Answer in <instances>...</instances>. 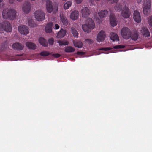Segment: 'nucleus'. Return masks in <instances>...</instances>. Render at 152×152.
I'll use <instances>...</instances> for the list:
<instances>
[{
  "label": "nucleus",
  "mask_w": 152,
  "mask_h": 152,
  "mask_svg": "<svg viewBox=\"0 0 152 152\" xmlns=\"http://www.w3.org/2000/svg\"><path fill=\"white\" fill-rule=\"evenodd\" d=\"M114 9L117 12H119L122 10L121 14V16L124 18H127L129 17L130 13L129 12V8L126 6L124 2L117 3L114 7Z\"/></svg>",
  "instance_id": "obj_1"
},
{
  "label": "nucleus",
  "mask_w": 152,
  "mask_h": 152,
  "mask_svg": "<svg viewBox=\"0 0 152 152\" xmlns=\"http://www.w3.org/2000/svg\"><path fill=\"white\" fill-rule=\"evenodd\" d=\"M16 13V11L14 9L7 8L3 10L2 15L4 19L12 20L15 19Z\"/></svg>",
  "instance_id": "obj_2"
},
{
  "label": "nucleus",
  "mask_w": 152,
  "mask_h": 152,
  "mask_svg": "<svg viewBox=\"0 0 152 152\" xmlns=\"http://www.w3.org/2000/svg\"><path fill=\"white\" fill-rule=\"evenodd\" d=\"M142 2L143 4V12L145 15H148L150 12L151 7V0H137V3Z\"/></svg>",
  "instance_id": "obj_3"
},
{
  "label": "nucleus",
  "mask_w": 152,
  "mask_h": 152,
  "mask_svg": "<svg viewBox=\"0 0 152 152\" xmlns=\"http://www.w3.org/2000/svg\"><path fill=\"white\" fill-rule=\"evenodd\" d=\"M86 24L82 25V28L85 32L89 33L91 31V30L95 28V23L92 20L89 18L87 20Z\"/></svg>",
  "instance_id": "obj_4"
},
{
  "label": "nucleus",
  "mask_w": 152,
  "mask_h": 152,
  "mask_svg": "<svg viewBox=\"0 0 152 152\" xmlns=\"http://www.w3.org/2000/svg\"><path fill=\"white\" fill-rule=\"evenodd\" d=\"M46 8L47 12L49 13L53 12L56 13L58 10V6L57 5H54L53 6L52 2L50 0H48L46 2Z\"/></svg>",
  "instance_id": "obj_5"
},
{
  "label": "nucleus",
  "mask_w": 152,
  "mask_h": 152,
  "mask_svg": "<svg viewBox=\"0 0 152 152\" xmlns=\"http://www.w3.org/2000/svg\"><path fill=\"white\" fill-rule=\"evenodd\" d=\"M12 30L11 26L8 21H5L2 24L0 23V34L2 33L4 30L6 32H10L12 31Z\"/></svg>",
  "instance_id": "obj_6"
},
{
  "label": "nucleus",
  "mask_w": 152,
  "mask_h": 152,
  "mask_svg": "<svg viewBox=\"0 0 152 152\" xmlns=\"http://www.w3.org/2000/svg\"><path fill=\"white\" fill-rule=\"evenodd\" d=\"M121 34L123 38L126 39H129L130 37L131 31L127 27H123L121 30Z\"/></svg>",
  "instance_id": "obj_7"
},
{
  "label": "nucleus",
  "mask_w": 152,
  "mask_h": 152,
  "mask_svg": "<svg viewBox=\"0 0 152 152\" xmlns=\"http://www.w3.org/2000/svg\"><path fill=\"white\" fill-rule=\"evenodd\" d=\"M45 16L44 12L42 10H37L35 12V18L38 21H42L43 20L45 19Z\"/></svg>",
  "instance_id": "obj_8"
},
{
  "label": "nucleus",
  "mask_w": 152,
  "mask_h": 152,
  "mask_svg": "<svg viewBox=\"0 0 152 152\" xmlns=\"http://www.w3.org/2000/svg\"><path fill=\"white\" fill-rule=\"evenodd\" d=\"M106 38V33L103 30H102L98 33L97 37L96 40L99 42H103Z\"/></svg>",
  "instance_id": "obj_9"
},
{
  "label": "nucleus",
  "mask_w": 152,
  "mask_h": 152,
  "mask_svg": "<svg viewBox=\"0 0 152 152\" xmlns=\"http://www.w3.org/2000/svg\"><path fill=\"white\" fill-rule=\"evenodd\" d=\"M19 32L22 34L26 35L29 33L28 27L24 25H21L18 27Z\"/></svg>",
  "instance_id": "obj_10"
},
{
  "label": "nucleus",
  "mask_w": 152,
  "mask_h": 152,
  "mask_svg": "<svg viewBox=\"0 0 152 152\" xmlns=\"http://www.w3.org/2000/svg\"><path fill=\"white\" fill-rule=\"evenodd\" d=\"M91 12L87 7H85L81 10L82 16L83 18H87L89 16Z\"/></svg>",
  "instance_id": "obj_11"
},
{
  "label": "nucleus",
  "mask_w": 152,
  "mask_h": 152,
  "mask_svg": "<svg viewBox=\"0 0 152 152\" xmlns=\"http://www.w3.org/2000/svg\"><path fill=\"white\" fill-rule=\"evenodd\" d=\"M24 48L23 45L18 42L14 43L12 45V48L15 50L20 51L22 50Z\"/></svg>",
  "instance_id": "obj_12"
},
{
  "label": "nucleus",
  "mask_w": 152,
  "mask_h": 152,
  "mask_svg": "<svg viewBox=\"0 0 152 152\" xmlns=\"http://www.w3.org/2000/svg\"><path fill=\"white\" fill-rule=\"evenodd\" d=\"M133 18L135 21L137 23L140 22L141 20L140 15L139 12L137 11L134 12Z\"/></svg>",
  "instance_id": "obj_13"
},
{
  "label": "nucleus",
  "mask_w": 152,
  "mask_h": 152,
  "mask_svg": "<svg viewBox=\"0 0 152 152\" xmlns=\"http://www.w3.org/2000/svg\"><path fill=\"white\" fill-rule=\"evenodd\" d=\"M110 23L113 27L115 26L117 24L116 19L113 14L111 13L110 15Z\"/></svg>",
  "instance_id": "obj_14"
},
{
  "label": "nucleus",
  "mask_w": 152,
  "mask_h": 152,
  "mask_svg": "<svg viewBox=\"0 0 152 152\" xmlns=\"http://www.w3.org/2000/svg\"><path fill=\"white\" fill-rule=\"evenodd\" d=\"M31 9V4L27 2L23 6L22 10L25 13H28L29 12Z\"/></svg>",
  "instance_id": "obj_15"
},
{
  "label": "nucleus",
  "mask_w": 152,
  "mask_h": 152,
  "mask_svg": "<svg viewBox=\"0 0 152 152\" xmlns=\"http://www.w3.org/2000/svg\"><path fill=\"white\" fill-rule=\"evenodd\" d=\"M79 17V13L77 11L75 10L72 12L70 15V18L73 20H77Z\"/></svg>",
  "instance_id": "obj_16"
},
{
  "label": "nucleus",
  "mask_w": 152,
  "mask_h": 152,
  "mask_svg": "<svg viewBox=\"0 0 152 152\" xmlns=\"http://www.w3.org/2000/svg\"><path fill=\"white\" fill-rule=\"evenodd\" d=\"M140 31L142 35L145 37H148L150 36L149 32L147 28L142 27Z\"/></svg>",
  "instance_id": "obj_17"
},
{
  "label": "nucleus",
  "mask_w": 152,
  "mask_h": 152,
  "mask_svg": "<svg viewBox=\"0 0 152 152\" xmlns=\"http://www.w3.org/2000/svg\"><path fill=\"white\" fill-rule=\"evenodd\" d=\"M73 43L74 46L79 48H82L83 46V43L81 41L78 40H73Z\"/></svg>",
  "instance_id": "obj_18"
},
{
  "label": "nucleus",
  "mask_w": 152,
  "mask_h": 152,
  "mask_svg": "<svg viewBox=\"0 0 152 152\" xmlns=\"http://www.w3.org/2000/svg\"><path fill=\"white\" fill-rule=\"evenodd\" d=\"M26 45L27 48L29 49L35 50L36 48L35 44L32 42H26Z\"/></svg>",
  "instance_id": "obj_19"
},
{
  "label": "nucleus",
  "mask_w": 152,
  "mask_h": 152,
  "mask_svg": "<svg viewBox=\"0 0 152 152\" xmlns=\"http://www.w3.org/2000/svg\"><path fill=\"white\" fill-rule=\"evenodd\" d=\"M138 33L137 31H134L132 33L131 32V35L130 38L132 40L134 41L137 40L138 39Z\"/></svg>",
  "instance_id": "obj_20"
},
{
  "label": "nucleus",
  "mask_w": 152,
  "mask_h": 152,
  "mask_svg": "<svg viewBox=\"0 0 152 152\" xmlns=\"http://www.w3.org/2000/svg\"><path fill=\"white\" fill-rule=\"evenodd\" d=\"M110 37L113 41H118L119 40V38L116 34L111 32L110 34Z\"/></svg>",
  "instance_id": "obj_21"
},
{
  "label": "nucleus",
  "mask_w": 152,
  "mask_h": 152,
  "mask_svg": "<svg viewBox=\"0 0 152 152\" xmlns=\"http://www.w3.org/2000/svg\"><path fill=\"white\" fill-rule=\"evenodd\" d=\"M66 31L61 28L58 33L57 37L59 38H61L66 35Z\"/></svg>",
  "instance_id": "obj_22"
},
{
  "label": "nucleus",
  "mask_w": 152,
  "mask_h": 152,
  "mask_svg": "<svg viewBox=\"0 0 152 152\" xmlns=\"http://www.w3.org/2000/svg\"><path fill=\"white\" fill-rule=\"evenodd\" d=\"M53 25V23L52 22H50L48 23L45 27V30L47 33L51 32Z\"/></svg>",
  "instance_id": "obj_23"
},
{
  "label": "nucleus",
  "mask_w": 152,
  "mask_h": 152,
  "mask_svg": "<svg viewBox=\"0 0 152 152\" xmlns=\"http://www.w3.org/2000/svg\"><path fill=\"white\" fill-rule=\"evenodd\" d=\"M98 14L100 18H105L108 14V11L107 10L101 11L98 12Z\"/></svg>",
  "instance_id": "obj_24"
},
{
  "label": "nucleus",
  "mask_w": 152,
  "mask_h": 152,
  "mask_svg": "<svg viewBox=\"0 0 152 152\" xmlns=\"http://www.w3.org/2000/svg\"><path fill=\"white\" fill-rule=\"evenodd\" d=\"M39 42L41 45L44 47H47L48 44L46 40L44 38L40 37L39 39Z\"/></svg>",
  "instance_id": "obj_25"
},
{
  "label": "nucleus",
  "mask_w": 152,
  "mask_h": 152,
  "mask_svg": "<svg viewBox=\"0 0 152 152\" xmlns=\"http://www.w3.org/2000/svg\"><path fill=\"white\" fill-rule=\"evenodd\" d=\"M60 18L61 22L64 25H66L68 23V20L65 16L63 15H61Z\"/></svg>",
  "instance_id": "obj_26"
},
{
  "label": "nucleus",
  "mask_w": 152,
  "mask_h": 152,
  "mask_svg": "<svg viewBox=\"0 0 152 152\" xmlns=\"http://www.w3.org/2000/svg\"><path fill=\"white\" fill-rule=\"evenodd\" d=\"M65 52L67 53H72L75 51V49L71 46H67L65 49Z\"/></svg>",
  "instance_id": "obj_27"
},
{
  "label": "nucleus",
  "mask_w": 152,
  "mask_h": 152,
  "mask_svg": "<svg viewBox=\"0 0 152 152\" xmlns=\"http://www.w3.org/2000/svg\"><path fill=\"white\" fill-rule=\"evenodd\" d=\"M57 42L59 43L60 46L67 45L69 43L67 41L62 40L58 41Z\"/></svg>",
  "instance_id": "obj_28"
},
{
  "label": "nucleus",
  "mask_w": 152,
  "mask_h": 152,
  "mask_svg": "<svg viewBox=\"0 0 152 152\" xmlns=\"http://www.w3.org/2000/svg\"><path fill=\"white\" fill-rule=\"evenodd\" d=\"M72 4V2L71 1H68L64 4V8L65 10L68 9Z\"/></svg>",
  "instance_id": "obj_29"
},
{
  "label": "nucleus",
  "mask_w": 152,
  "mask_h": 152,
  "mask_svg": "<svg viewBox=\"0 0 152 152\" xmlns=\"http://www.w3.org/2000/svg\"><path fill=\"white\" fill-rule=\"evenodd\" d=\"M72 34L74 37H78V33L77 31L73 28H71Z\"/></svg>",
  "instance_id": "obj_30"
},
{
  "label": "nucleus",
  "mask_w": 152,
  "mask_h": 152,
  "mask_svg": "<svg viewBox=\"0 0 152 152\" xmlns=\"http://www.w3.org/2000/svg\"><path fill=\"white\" fill-rule=\"evenodd\" d=\"M28 25L31 27H34L36 26V24L34 23V22L33 21L32 19L28 20Z\"/></svg>",
  "instance_id": "obj_31"
},
{
  "label": "nucleus",
  "mask_w": 152,
  "mask_h": 152,
  "mask_svg": "<svg viewBox=\"0 0 152 152\" xmlns=\"http://www.w3.org/2000/svg\"><path fill=\"white\" fill-rule=\"evenodd\" d=\"M50 54V53L48 51H43L40 53L41 56H47Z\"/></svg>",
  "instance_id": "obj_32"
},
{
  "label": "nucleus",
  "mask_w": 152,
  "mask_h": 152,
  "mask_svg": "<svg viewBox=\"0 0 152 152\" xmlns=\"http://www.w3.org/2000/svg\"><path fill=\"white\" fill-rule=\"evenodd\" d=\"M125 48V46L122 45H117L113 47V48L115 49L123 48Z\"/></svg>",
  "instance_id": "obj_33"
},
{
  "label": "nucleus",
  "mask_w": 152,
  "mask_h": 152,
  "mask_svg": "<svg viewBox=\"0 0 152 152\" xmlns=\"http://www.w3.org/2000/svg\"><path fill=\"white\" fill-rule=\"evenodd\" d=\"M85 42L86 43L88 44H91L93 42L91 39H86L85 40Z\"/></svg>",
  "instance_id": "obj_34"
},
{
  "label": "nucleus",
  "mask_w": 152,
  "mask_h": 152,
  "mask_svg": "<svg viewBox=\"0 0 152 152\" xmlns=\"http://www.w3.org/2000/svg\"><path fill=\"white\" fill-rule=\"evenodd\" d=\"M54 42V39L53 38L49 39L48 40L49 44L50 45H52Z\"/></svg>",
  "instance_id": "obj_35"
},
{
  "label": "nucleus",
  "mask_w": 152,
  "mask_h": 152,
  "mask_svg": "<svg viewBox=\"0 0 152 152\" xmlns=\"http://www.w3.org/2000/svg\"><path fill=\"white\" fill-rule=\"evenodd\" d=\"M148 22L149 25L152 27V16L149 17L148 19Z\"/></svg>",
  "instance_id": "obj_36"
},
{
  "label": "nucleus",
  "mask_w": 152,
  "mask_h": 152,
  "mask_svg": "<svg viewBox=\"0 0 152 152\" xmlns=\"http://www.w3.org/2000/svg\"><path fill=\"white\" fill-rule=\"evenodd\" d=\"M112 48H102L99 49V50H104V51H108L109 50L112 49Z\"/></svg>",
  "instance_id": "obj_37"
},
{
  "label": "nucleus",
  "mask_w": 152,
  "mask_h": 152,
  "mask_svg": "<svg viewBox=\"0 0 152 152\" xmlns=\"http://www.w3.org/2000/svg\"><path fill=\"white\" fill-rule=\"evenodd\" d=\"M107 1L110 3L112 4L113 3H115L117 2L118 0H107Z\"/></svg>",
  "instance_id": "obj_38"
},
{
  "label": "nucleus",
  "mask_w": 152,
  "mask_h": 152,
  "mask_svg": "<svg viewBox=\"0 0 152 152\" xmlns=\"http://www.w3.org/2000/svg\"><path fill=\"white\" fill-rule=\"evenodd\" d=\"M52 56L56 58H59L61 56L60 55L58 54H53L52 55Z\"/></svg>",
  "instance_id": "obj_39"
},
{
  "label": "nucleus",
  "mask_w": 152,
  "mask_h": 152,
  "mask_svg": "<svg viewBox=\"0 0 152 152\" xmlns=\"http://www.w3.org/2000/svg\"><path fill=\"white\" fill-rule=\"evenodd\" d=\"M85 53L84 52H78L77 53V54L80 55L81 56L83 55Z\"/></svg>",
  "instance_id": "obj_40"
},
{
  "label": "nucleus",
  "mask_w": 152,
  "mask_h": 152,
  "mask_svg": "<svg viewBox=\"0 0 152 152\" xmlns=\"http://www.w3.org/2000/svg\"><path fill=\"white\" fill-rule=\"evenodd\" d=\"M59 28V26L58 24H55V28H54L55 29H58Z\"/></svg>",
  "instance_id": "obj_41"
},
{
  "label": "nucleus",
  "mask_w": 152,
  "mask_h": 152,
  "mask_svg": "<svg viewBox=\"0 0 152 152\" xmlns=\"http://www.w3.org/2000/svg\"><path fill=\"white\" fill-rule=\"evenodd\" d=\"M83 0H75L77 4H80L82 2Z\"/></svg>",
  "instance_id": "obj_42"
},
{
  "label": "nucleus",
  "mask_w": 152,
  "mask_h": 152,
  "mask_svg": "<svg viewBox=\"0 0 152 152\" xmlns=\"http://www.w3.org/2000/svg\"><path fill=\"white\" fill-rule=\"evenodd\" d=\"M104 53V54H108V53H106V52H105V53L103 52V53Z\"/></svg>",
  "instance_id": "obj_43"
},
{
  "label": "nucleus",
  "mask_w": 152,
  "mask_h": 152,
  "mask_svg": "<svg viewBox=\"0 0 152 152\" xmlns=\"http://www.w3.org/2000/svg\"><path fill=\"white\" fill-rule=\"evenodd\" d=\"M2 1V0H0V3Z\"/></svg>",
  "instance_id": "obj_44"
},
{
  "label": "nucleus",
  "mask_w": 152,
  "mask_h": 152,
  "mask_svg": "<svg viewBox=\"0 0 152 152\" xmlns=\"http://www.w3.org/2000/svg\"><path fill=\"white\" fill-rule=\"evenodd\" d=\"M100 21L99 20V21H98V22L99 23H100Z\"/></svg>",
  "instance_id": "obj_45"
}]
</instances>
